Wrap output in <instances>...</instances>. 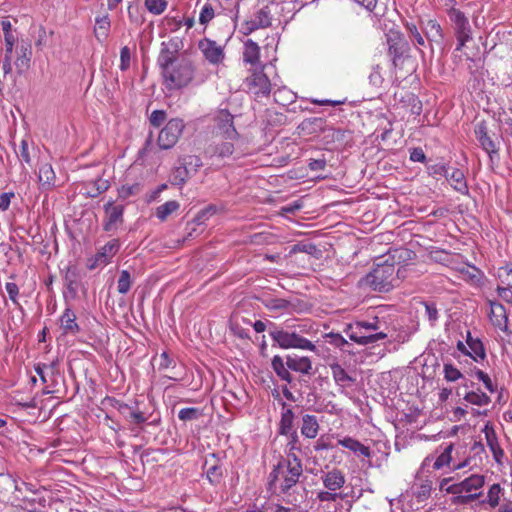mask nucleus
Here are the masks:
<instances>
[{"mask_svg":"<svg viewBox=\"0 0 512 512\" xmlns=\"http://www.w3.org/2000/svg\"><path fill=\"white\" fill-rule=\"evenodd\" d=\"M182 41L175 37L161 43L157 65L161 70L163 83L168 90L188 86L194 78L195 67L187 57H179Z\"/></svg>","mask_w":512,"mask_h":512,"instance_id":"f257e3e1","label":"nucleus"},{"mask_svg":"<svg viewBox=\"0 0 512 512\" xmlns=\"http://www.w3.org/2000/svg\"><path fill=\"white\" fill-rule=\"evenodd\" d=\"M322 118L306 119L300 124V129L304 132L314 133L322 129L323 126Z\"/></svg>","mask_w":512,"mask_h":512,"instance_id":"49530a36","label":"nucleus"},{"mask_svg":"<svg viewBox=\"0 0 512 512\" xmlns=\"http://www.w3.org/2000/svg\"><path fill=\"white\" fill-rule=\"evenodd\" d=\"M297 253H306L319 259L322 256V251L318 249V247L312 243L307 241H300L293 246H291L289 255H294Z\"/></svg>","mask_w":512,"mask_h":512,"instance_id":"7c9ffc66","label":"nucleus"},{"mask_svg":"<svg viewBox=\"0 0 512 512\" xmlns=\"http://www.w3.org/2000/svg\"><path fill=\"white\" fill-rule=\"evenodd\" d=\"M103 208V230L105 232H111L118 229V227L124 222V205L115 204L113 200H109Z\"/></svg>","mask_w":512,"mask_h":512,"instance_id":"9d476101","label":"nucleus"},{"mask_svg":"<svg viewBox=\"0 0 512 512\" xmlns=\"http://www.w3.org/2000/svg\"><path fill=\"white\" fill-rule=\"evenodd\" d=\"M244 89L256 97L268 96L271 92V82L261 71H254L243 82Z\"/></svg>","mask_w":512,"mask_h":512,"instance_id":"1a4fd4ad","label":"nucleus"},{"mask_svg":"<svg viewBox=\"0 0 512 512\" xmlns=\"http://www.w3.org/2000/svg\"><path fill=\"white\" fill-rule=\"evenodd\" d=\"M189 177L190 169L185 165L184 162H181L179 166H176L172 169L169 176V181L172 185L182 186Z\"/></svg>","mask_w":512,"mask_h":512,"instance_id":"2f4dec72","label":"nucleus"},{"mask_svg":"<svg viewBox=\"0 0 512 512\" xmlns=\"http://www.w3.org/2000/svg\"><path fill=\"white\" fill-rule=\"evenodd\" d=\"M184 127L183 120L179 118L169 120L159 133V147L162 149L172 148L177 143Z\"/></svg>","mask_w":512,"mask_h":512,"instance_id":"0eeeda50","label":"nucleus"},{"mask_svg":"<svg viewBox=\"0 0 512 512\" xmlns=\"http://www.w3.org/2000/svg\"><path fill=\"white\" fill-rule=\"evenodd\" d=\"M473 371H474V375L477 377V379L479 381L483 382L485 388L489 392L493 393L496 391L497 387L492 383L491 378L489 377L488 374H486L485 372H483L482 370H480L476 367L474 368Z\"/></svg>","mask_w":512,"mask_h":512,"instance_id":"5fc2aeb1","label":"nucleus"},{"mask_svg":"<svg viewBox=\"0 0 512 512\" xmlns=\"http://www.w3.org/2000/svg\"><path fill=\"white\" fill-rule=\"evenodd\" d=\"M203 416L202 410L195 407L182 408L178 412V418L184 422L197 421Z\"/></svg>","mask_w":512,"mask_h":512,"instance_id":"79ce46f5","label":"nucleus"},{"mask_svg":"<svg viewBox=\"0 0 512 512\" xmlns=\"http://www.w3.org/2000/svg\"><path fill=\"white\" fill-rule=\"evenodd\" d=\"M466 343L469 346L470 352L476 357V359L478 357L480 359H484L486 357L482 341L479 338H473L470 331H467Z\"/></svg>","mask_w":512,"mask_h":512,"instance_id":"c9c22d12","label":"nucleus"},{"mask_svg":"<svg viewBox=\"0 0 512 512\" xmlns=\"http://www.w3.org/2000/svg\"><path fill=\"white\" fill-rule=\"evenodd\" d=\"M326 164L327 162H308V168L311 172H304L303 168L300 170L289 171L288 176L290 179H302L309 178L313 179H325L330 176V172H326Z\"/></svg>","mask_w":512,"mask_h":512,"instance_id":"2eb2a0df","label":"nucleus"},{"mask_svg":"<svg viewBox=\"0 0 512 512\" xmlns=\"http://www.w3.org/2000/svg\"><path fill=\"white\" fill-rule=\"evenodd\" d=\"M5 288L13 304L16 305L18 308L22 309L20 303L17 300V296L19 294L18 285L14 282H7Z\"/></svg>","mask_w":512,"mask_h":512,"instance_id":"680f3d73","label":"nucleus"},{"mask_svg":"<svg viewBox=\"0 0 512 512\" xmlns=\"http://www.w3.org/2000/svg\"><path fill=\"white\" fill-rule=\"evenodd\" d=\"M110 26L111 23L108 15H103L96 18L94 33L97 40L102 41L108 37Z\"/></svg>","mask_w":512,"mask_h":512,"instance_id":"72a5a7b5","label":"nucleus"},{"mask_svg":"<svg viewBox=\"0 0 512 512\" xmlns=\"http://www.w3.org/2000/svg\"><path fill=\"white\" fill-rule=\"evenodd\" d=\"M453 448H454V445L453 444H449L445 449L444 451L436 458L435 462H434V469H441L443 466L445 465H448L451 460H452V456H451V453L453 451Z\"/></svg>","mask_w":512,"mask_h":512,"instance_id":"a18cd8bd","label":"nucleus"},{"mask_svg":"<svg viewBox=\"0 0 512 512\" xmlns=\"http://www.w3.org/2000/svg\"><path fill=\"white\" fill-rule=\"evenodd\" d=\"M288 438L287 448L289 451H301L300 438L296 431L290 432V434H284Z\"/></svg>","mask_w":512,"mask_h":512,"instance_id":"13d9d810","label":"nucleus"},{"mask_svg":"<svg viewBox=\"0 0 512 512\" xmlns=\"http://www.w3.org/2000/svg\"><path fill=\"white\" fill-rule=\"evenodd\" d=\"M38 181L42 191H50L56 186V175L50 162H42L40 165Z\"/></svg>","mask_w":512,"mask_h":512,"instance_id":"aec40b11","label":"nucleus"},{"mask_svg":"<svg viewBox=\"0 0 512 512\" xmlns=\"http://www.w3.org/2000/svg\"><path fill=\"white\" fill-rule=\"evenodd\" d=\"M471 452L473 455L470 457L472 460L478 459L480 462H482L483 455L485 454V446L482 443L481 440L475 441L471 447Z\"/></svg>","mask_w":512,"mask_h":512,"instance_id":"774afa93","label":"nucleus"},{"mask_svg":"<svg viewBox=\"0 0 512 512\" xmlns=\"http://www.w3.org/2000/svg\"><path fill=\"white\" fill-rule=\"evenodd\" d=\"M503 494V488L499 483L490 486L486 499L479 502L480 505L488 504L491 508H495L500 504V496Z\"/></svg>","mask_w":512,"mask_h":512,"instance_id":"473e14b6","label":"nucleus"},{"mask_svg":"<svg viewBox=\"0 0 512 512\" xmlns=\"http://www.w3.org/2000/svg\"><path fill=\"white\" fill-rule=\"evenodd\" d=\"M108 263L105 256H103V253H100L99 251L95 254L94 257L88 259L87 262V268L89 270H94L100 265H106Z\"/></svg>","mask_w":512,"mask_h":512,"instance_id":"338daca9","label":"nucleus"},{"mask_svg":"<svg viewBox=\"0 0 512 512\" xmlns=\"http://www.w3.org/2000/svg\"><path fill=\"white\" fill-rule=\"evenodd\" d=\"M141 192V185L139 183H134L132 185H122L118 189V198L121 200H126L130 196L138 195Z\"/></svg>","mask_w":512,"mask_h":512,"instance_id":"c03bdc74","label":"nucleus"},{"mask_svg":"<svg viewBox=\"0 0 512 512\" xmlns=\"http://www.w3.org/2000/svg\"><path fill=\"white\" fill-rule=\"evenodd\" d=\"M132 280L130 272L122 270L117 281V290L120 294H126L131 288Z\"/></svg>","mask_w":512,"mask_h":512,"instance_id":"37998d69","label":"nucleus"},{"mask_svg":"<svg viewBox=\"0 0 512 512\" xmlns=\"http://www.w3.org/2000/svg\"><path fill=\"white\" fill-rule=\"evenodd\" d=\"M268 330L274 342V346L277 345L281 349L295 348L309 351L316 350V346L301 335L307 331L306 324L288 325L287 329H284L276 323L269 321Z\"/></svg>","mask_w":512,"mask_h":512,"instance_id":"7ed1b4c3","label":"nucleus"},{"mask_svg":"<svg viewBox=\"0 0 512 512\" xmlns=\"http://www.w3.org/2000/svg\"><path fill=\"white\" fill-rule=\"evenodd\" d=\"M431 490L432 482L427 480L420 485L417 492L415 493V496L419 501H424L430 496Z\"/></svg>","mask_w":512,"mask_h":512,"instance_id":"052dcab7","label":"nucleus"},{"mask_svg":"<svg viewBox=\"0 0 512 512\" xmlns=\"http://www.w3.org/2000/svg\"><path fill=\"white\" fill-rule=\"evenodd\" d=\"M284 471H282L281 459L278 463L273 467L272 471L269 474L268 486L269 489H272L275 486L276 482L279 480L280 476L282 477Z\"/></svg>","mask_w":512,"mask_h":512,"instance_id":"bf43d9fd","label":"nucleus"},{"mask_svg":"<svg viewBox=\"0 0 512 512\" xmlns=\"http://www.w3.org/2000/svg\"><path fill=\"white\" fill-rule=\"evenodd\" d=\"M475 135L482 148L492 159V155L497 152L496 143L488 135V128L485 122H479L475 126Z\"/></svg>","mask_w":512,"mask_h":512,"instance_id":"412c9836","label":"nucleus"},{"mask_svg":"<svg viewBox=\"0 0 512 512\" xmlns=\"http://www.w3.org/2000/svg\"><path fill=\"white\" fill-rule=\"evenodd\" d=\"M485 484V477L479 474H472L459 483L447 486L445 492L448 494L470 493L473 490L481 489Z\"/></svg>","mask_w":512,"mask_h":512,"instance_id":"4468645a","label":"nucleus"},{"mask_svg":"<svg viewBox=\"0 0 512 512\" xmlns=\"http://www.w3.org/2000/svg\"><path fill=\"white\" fill-rule=\"evenodd\" d=\"M287 404L285 402L282 403L283 411L281 413V419L278 427V434H290V432L296 431L294 427V419L295 413L292 408H287Z\"/></svg>","mask_w":512,"mask_h":512,"instance_id":"393cba45","label":"nucleus"},{"mask_svg":"<svg viewBox=\"0 0 512 512\" xmlns=\"http://www.w3.org/2000/svg\"><path fill=\"white\" fill-rule=\"evenodd\" d=\"M1 26L4 32V48L1 69L4 76H6L12 72L13 49L17 37L12 33V25L9 20H3L1 22Z\"/></svg>","mask_w":512,"mask_h":512,"instance_id":"6e6552de","label":"nucleus"},{"mask_svg":"<svg viewBox=\"0 0 512 512\" xmlns=\"http://www.w3.org/2000/svg\"><path fill=\"white\" fill-rule=\"evenodd\" d=\"M233 152V144L228 141H214L207 150L206 155L210 158L229 157Z\"/></svg>","mask_w":512,"mask_h":512,"instance_id":"a878e982","label":"nucleus"},{"mask_svg":"<svg viewBox=\"0 0 512 512\" xmlns=\"http://www.w3.org/2000/svg\"><path fill=\"white\" fill-rule=\"evenodd\" d=\"M439 169L444 172V176L448 180H451L456 183L454 188L457 191L464 193L468 190V186L465 181V174L462 169L455 167L446 168L445 165L440 166Z\"/></svg>","mask_w":512,"mask_h":512,"instance_id":"5701e85b","label":"nucleus"},{"mask_svg":"<svg viewBox=\"0 0 512 512\" xmlns=\"http://www.w3.org/2000/svg\"><path fill=\"white\" fill-rule=\"evenodd\" d=\"M334 381L337 385L342 388L350 387L353 383H355L356 378L351 376L346 370L338 363L332 364L330 366Z\"/></svg>","mask_w":512,"mask_h":512,"instance_id":"bb28decb","label":"nucleus"},{"mask_svg":"<svg viewBox=\"0 0 512 512\" xmlns=\"http://www.w3.org/2000/svg\"><path fill=\"white\" fill-rule=\"evenodd\" d=\"M282 471V479L279 485L280 494L288 495L289 491L298 483L303 474V468L291 466L289 462H284V457H280Z\"/></svg>","mask_w":512,"mask_h":512,"instance_id":"f8f14e48","label":"nucleus"},{"mask_svg":"<svg viewBox=\"0 0 512 512\" xmlns=\"http://www.w3.org/2000/svg\"><path fill=\"white\" fill-rule=\"evenodd\" d=\"M271 367L275 374L282 380L292 385L294 377L290 371L302 375L312 374V361L306 356L296 354L287 355L285 360L280 355H275L271 360Z\"/></svg>","mask_w":512,"mask_h":512,"instance_id":"20e7f679","label":"nucleus"},{"mask_svg":"<svg viewBox=\"0 0 512 512\" xmlns=\"http://www.w3.org/2000/svg\"><path fill=\"white\" fill-rule=\"evenodd\" d=\"M145 6L154 15H160L167 7L165 0H145Z\"/></svg>","mask_w":512,"mask_h":512,"instance_id":"603ef678","label":"nucleus"},{"mask_svg":"<svg viewBox=\"0 0 512 512\" xmlns=\"http://www.w3.org/2000/svg\"><path fill=\"white\" fill-rule=\"evenodd\" d=\"M218 211V208L214 204H210L206 206L205 208L201 209L197 215L194 217L193 222L197 225L203 224L209 216L216 214Z\"/></svg>","mask_w":512,"mask_h":512,"instance_id":"de8ad7c7","label":"nucleus"},{"mask_svg":"<svg viewBox=\"0 0 512 512\" xmlns=\"http://www.w3.org/2000/svg\"><path fill=\"white\" fill-rule=\"evenodd\" d=\"M120 248V242L118 239H112L111 241L107 242L101 250H99L100 253H103V256L109 260L118 252Z\"/></svg>","mask_w":512,"mask_h":512,"instance_id":"3c124183","label":"nucleus"},{"mask_svg":"<svg viewBox=\"0 0 512 512\" xmlns=\"http://www.w3.org/2000/svg\"><path fill=\"white\" fill-rule=\"evenodd\" d=\"M482 432L485 434L486 443L490 451L500 447L497 434L495 432L494 427L490 424V422H487L485 424L484 428L482 429Z\"/></svg>","mask_w":512,"mask_h":512,"instance_id":"4c0bfd02","label":"nucleus"},{"mask_svg":"<svg viewBox=\"0 0 512 512\" xmlns=\"http://www.w3.org/2000/svg\"><path fill=\"white\" fill-rule=\"evenodd\" d=\"M203 469L206 472V478L213 486L221 483L226 469L223 467L221 460L216 453L209 454L204 462Z\"/></svg>","mask_w":512,"mask_h":512,"instance_id":"ddd939ff","label":"nucleus"},{"mask_svg":"<svg viewBox=\"0 0 512 512\" xmlns=\"http://www.w3.org/2000/svg\"><path fill=\"white\" fill-rule=\"evenodd\" d=\"M263 305L271 311H287L289 301L282 298L269 297L263 300Z\"/></svg>","mask_w":512,"mask_h":512,"instance_id":"ea45409f","label":"nucleus"},{"mask_svg":"<svg viewBox=\"0 0 512 512\" xmlns=\"http://www.w3.org/2000/svg\"><path fill=\"white\" fill-rule=\"evenodd\" d=\"M326 338H329V343L334 345L337 348H340L344 352H350L347 347H350V343L344 339L340 334L330 332L325 335Z\"/></svg>","mask_w":512,"mask_h":512,"instance_id":"09e8293b","label":"nucleus"},{"mask_svg":"<svg viewBox=\"0 0 512 512\" xmlns=\"http://www.w3.org/2000/svg\"><path fill=\"white\" fill-rule=\"evenodd\" d=\"M423 305L425 307V314L430 323L433 325L438 320V310L436 304L434 302L425 301L423 302Z\"/></svg>","mask_w":512,"mask_h":512,"instance_id":"6e6d98bb","label":"nucleus"},{"mask_svg":"<svg viewBox=\"0 0 512 512\" xmlns=\"http://www.w3.org/2000/svg\"><path fill=\"white\" fill-rule=\"evenodd\" d=\"M387 43L389 55L392 57L393 64L396 66L397 61L407 52L408 43L398 32H390L387 35Z\"/></svg>","mask_w":512,"mask_h":512,"instance_id":"a211bd4d","label":"nucleus"},{"mask_svg":"<svg viewBox=\"0 0 512 512\" xmlns=\"http://www.w3.org/2000/svg\"><path fill=\"white\" fill-rule=\"evenodd\" d=\"M93 183L95 184L96 192H87V195L91 198L97 197L101 193L107 191L110 187L109 181L102 178L96 179Z\"/></svg>","mask_w":512,"mask_h":512,"instance_id":"4d7b16f0","label":"nucleus"},{"mask_svg":"<svg viewBox=\"0 0 512 512\" xmlns=\"http://www.w3.org/2000/svg\"><path fill=\"white\" fill-rule=\"evenodd\" d=\"M216 129L225 139H234L238 133L234 127L233 115L228 110H220L215 117Z\"/></svg>","mask_w":512,"mask_h":512,"instance_id":"f3484780","label":"nucleus"},{"mask_svg":"<svg viewBox=\"0 0 512 512\" xmlns=\"http://www.w3.org/2000/svg\"><path fill=\"white\" fill-rule=\"evenodd\" d=\"M498 276L501 279V282L506 284L508 287L512 288V267L504 266L500 267L498 271Z\"/></svg>","mask_w":512,"mask_h":512,"instance_id":"0e129e2a","label":"nucleus"},{"mask_svg":"<svg viewBox=\"0 0 512 512\" xmlns=\"http://www.w3.org/2000/svg\"><path fill=\"white\" fill-rule=\"evenodd\" d=\"M32 58V45L26 39H16L13 49V59L18 74L25 73L29 67Z\"/></svg>","mask_w":512,"mask_h":512,"instance_id":"9b49d317","label":"nucleus"},{"mask_svg":"<svg viewBox=\"0 0 512 512\" xmlns=\"http://www.w3.org/2000/svg\"><path fill=\"white\" fill-rule=\"evenodd\" d=\"M448 16L454 25L458 42L457 50H461L466 42L471 39L469 20L462 11L453 7L448 11Z\"/></svg>","mask_w":512,"mask_h":512,"instance_id":"423d86ee","label":"nucleus"},{"mask_svg":"<svg viewBox=\"0 0 512 512\" xmlns=\"http://www.w3.org/2000/svg\"><path fill=\"white\" fill-rule=\"evenodd\" d=\"M198 48L210 64H220L224 59L225 54L223 48L213 40L208 38L200 40Z\"/></svg>","mask_w":512,"mask_h":512,"instance_id":"dca6fc26","label":"nucleus"},{"mask_svg":"<svg viewBox=\"0 0 512 512\" xmlns=\"http://www.w3.org/2000/svg\"><path fill=\"white\" fill-rule=\"evenodd\" d=\"M491 313L497 318L494 323L495 326L499 327L503 332H508V315L505 307L498 301H490Z\"/></svg>","mask_w":512,"mask_h":512,"instance_id":"c756f323","label":"nucleus"},{"mask_svg":"<svg viewBox=\"0 0 512 512\" xmlns=\"http://www.w3.org/2000/svg\"><path fill=\"white\" fill-rule=\"evenodd\" d=\"M289 301V305H288V310L287 312L289 313H304L306 311H308L310 309V305L301 300V299H292V300H288Z\"/></svg>","mask_w":512,"mask_h":512,"instance_id":"864d4df0","label":"nucleus"},{"mask_svg":"<svg viewBox=\"0 0 512 512\" xmlns=\"http://www.w3.org/2000/svg\"><path fill=\"white\" fill-rule=\"evenodd\" d=\"M62 279L65 290L63 296L65 300H76L79 297V291L84 294L86 288L82 283L83 273L81 269L75 264H68L65 268L61 269Z\"/></svg>","mask_w":512,"mask_h":512,"instance_id":"39448f33","label":"nucleus"},{"mask_svg":"<svg viewBox=\"0 0 512 512\" xmlns=\"http://www.w3.org/2000/svg\"><path fill=\"white\" fill-rule=\"evenodd\" d=\"M319 431L318 419L315 415L302 414L301 434L309 439L317 436Z\"/></svg>","mask_w":512,"mask_h":512,"instance_id":"cd10ccee","label":"nucleus"},{"mask_svg":"<svg viewBox=\"0 0 512 512\" xmlns=\"http://www.w3.org/2000/svg\"><path fill=\"white\" fill-rule=\"evenodd\" d=\"M180 204L175 200H170L156 208V216L160 221H165L172 213L177 211Z\"/></svg>","mask_w":512,"mask_h":512,"instance_id":"e433bc0d","label":"nucleus"},{"mask_svg":"<svg viewBox=\"0 0 512 512\" xmlns=\"http://www.w3.org/2000/svg\"><path fill=\"white\" fill-rule=\"evenodd\" d=\"M397 253L399 250H395V253L384 261L375 263L372 271L360 280V285L377 292H389L397 286L401 277L400 268L397 271L395 269L394 260Z\"/></svg>","mask_w":512,"mask_h":512,"instance_id":"f03ea898","label":"nucleus"},{"mask_svg":"<svg viewBox=\"0 0 512 512\" xmlns=\"http://www.w3.org/2000/svg\"><path fill=\"white\" fill-rule=\"evenodd\" d=\"M338 444L352 452L362 455L364 457H371V450L368 446L363 445L360 441L352 437H344L338 440Z\"/></svg>","mask_w":512,"mask_h":512,"instance_id":"c85d7f7f","label":"nucleus"},{"mask_svg":"<svg viewBox=\"0 0 512 512\" xmlns=\"http://www.w3.org/2000/svg\"><path fill=\"white\" fill-rule=\"evenodd\" d=\"M151 417H152V413L149 415H146L145 412H142L139 410V407L137 404L136 408L133 409L131 417L129 418V420L127 422L136 426L135 428H132V430H135L136 428L141 429L142 425L144 423H146Z\"/></svg>","mask_w":512,"mask_h":512,"instance_id":"a19ab883","label":"nucleus"},{"mask_svg":"<svg viewBox=\"0 0 512 512\" xmlns=\"http://www.w3.org/2000/svg\"><path fill=\"white\" fill-rule=\"evenodd\" d=\"M166 112L164 110H154L149 118L150 124L154 127H160L166 120Z\"/></svg>","mask_w":512,"mask_h":512,"instance_id":"e2e57ef3","label":"nucleus"},{"mask_svg":"<svg viewBox=\"0 0 512 512\" xmlns=\"http://www.w3.org/2000/svg\"><path fill=\"white\" fill-rule=\"evenodd\" d=\"M214 17V9L210 4H205L200 12L199 15V22L201 24H207L209 21H211Z\"/></svg>","mask_w":512,"mask_h":512,"instance_id":"69168bd1","label":"nucleus"},{"mask_svg":"<svg viewBox=\"0 0 512 512\" xmlns=\"http://www.w3.org/2000/svg\"><path fill=\"white\" fill-rule=\"evenodd\" d=\"M259 46L251 39L244 44L243 60L249 64H256L259 61Z\"/></svg>","mask_w":512,"mask_h":512,"instance_id":"f704fd0d","label":"nucleus"},{"mask_svg":"<svg viewBox=\"0 0 512 512\" xmlns=\"http://www.w3.org/2000/svg\"><path fill=\"white\" fill-rule=\"evenodd\" d=\"M323 485L330 491H336L345 484V475L339 469H332L321 476Z\"/></svg>","mask_w":512,"mask_h":512,"instance_id":"4be33fe9","label":"nucleus"},{"mask_svg":"<svg viewBox=\"0 0 512 512\" xmlns=\"http://www.w3.org/2000/svg\"><path fill=\"white\" fill-rule=\"evenodd\" d=\"M483 492L477 493H468L466 495L453 494L454 496L451 498V504L456 506H464L472 503L473 501L479 499L482 496Z\"/></svg>","mask_w":512,"mask_h":512,"instance_id":"58836bf2","label":"nucleus"},{"mask_svg":"<svg viewBox=\"0 0 512 512\" xmlns=\"http://www.w3.org/2000/svg\"><path fill=\"white\" fill-rule=\"evenodd\" d=\"M271 13L268 6H265L254 13V15L245 22L244 27L246 33H252L253 31L261 28H267L271 25Z\"/></svg>","mask_w":512,"mask_h":512,"instance_id":"6ab92c4d","label":"nucleus"},{"mask_svg":"<svg viewBox=\"0 0 512 512\" xmlns=\"http://www.w3.org/2000/svg\"><path fill=\"white\" fill-rule=\"evenodd\" d=\"M76 319V314L71 308L64 310L60 317V325L64 334L76 335L81 331Z\"/></svg>","mask_w":512,"mask_h":512,"instance_id":"b1692460","label":"nucleus"},{"mask_svg":"<svg viewBox=\"0 0 512 512\" xmlns=\"http://www.w3.org/2000/svg\"><path fill=\"white\" fill-rule=\"evenodd\" d=\"M444 378L448 382H455L463 378V374L453 364L445 363L443 367Z\"/></svg>","mask_w":512,"mask_h":512,"instance_id":"8fccbe9b","label":"nucleus"}]
</instances>
